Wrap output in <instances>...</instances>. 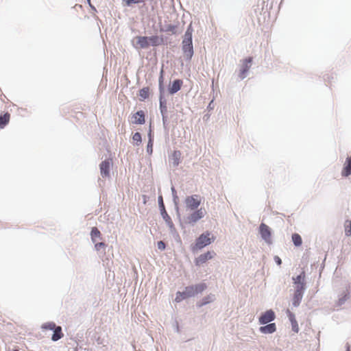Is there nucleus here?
Listing matches in <instances>:
<instances>
[{
	"label": "nucleus",
	"mask_w": 351,
	"mask_h": 351,
	"mask_svg": "<svg viewBox=\"0 0 351 351\" xmlns=\"http://www.w3.org/2000/svg\"><path fill=\"white\" fill-rule=\"evenodd\" d=\"M326 256L325 257V258L324 259V263L326 262Z\"/></svg>",
	"instance_id": "4d7b16f0"
},
{
	"label": "nucleus",
	"mask_w": 351,
	"mask_h": 351,
	"mask_svg": "<svg viewBox=\"0 0 351 351\" xmlns=\"http://www.w3.org/2000/svg\"><path fill=\"white\" fill-rule=\"evenodd\" d=\"M176 331L177 332H180V328H179V326H178V324H176Z\"/></svg>",
	"instance_id": "603ef678"
},
{
	"label": "nucleus",
	"mask_w": 351,
	"mask_h": 351,
	"mask_svg": "<svg viewBox=\"0 0 351 351\" xmlns=\"http://www.w3.org/2000/svg\"><path fill=\"white\" fill-rule=\"evenodd\" d=\"M10 114L6 112L3 114H0V128L3 129L9 123Z\"/></svg>",
	"instance_id": "b1692460"
},
{
	"label": "nucleus",
	"mask_w": 351,
	"mask_h": 351,
	"mask_svg": "<svg viewBox=\"0 0 351 351\" xmlns=\"http://www.w3.org/2000/svg\"><path fill=\"white\" fill-rule=\"evenodd\" d=\"M328 79H329V77L328 76V75H325L324 76V80L326 82Z\"/></svg>",
	"instance_id": "3c124183"
},
{
	"label": "nucleus",
	"mask_w": 351,
	"mask_h": 351,
	"mask_svg": "<svg viewBox=\"0 0 351 351\" xmlns=\"http://www.w3.org/2000/svg\"><path fill=\"white\" fill-rule=\"evenodd\" d=\"M171 191L173 202V203L179 202V197L177 194V191L173 186H171Z\"/></svg>",
	"instance_id": "4c0bfd02"
},
{
	"label": "nucleus",
	"mask_w": 351,
	"mask_h": 351,
	"mask_svg": "<svg viewBox=\"0 0 351 351\" xmlns=\"http://www.w3.org/2000/svg\"><path fill=\"white\" fill-rule=\"evenodd\" d=\"M207 288L208 285L204 281L199 283L188 285L185 287L182 291H178L176 293L174 302L176 303H180L183 300H186L189 298L197 296L198 295H201L204 291L206 290Z\"/></svg>",
	"instance_id": "f03ea898"
},
{
	"label": "nucleus",
	"mask_w": 351,
	"mask_h": 351,
	"mask_svg": "<svg viewBox=\"0 0 351 351\" xmlns=\"http://www.w3.org/2000/svg\"><path fill=\"white\" fill-rule=\"evenodd\" d=\"M216 253L213 250H208L195 258V265L197 267H200L208 261L213 259Z\"/></svg>",
	"instance_id": "9d476101"
},
{
	"label": "nucleus",
	"mask_w": 351,
	"mask_h": 351,
	"mask_svg": "<svg viewBox=\"0 0 351 351\" xmlns=\"http://www.w3.org/2000/svg\"><path fill=\"white\" fill-rule=\"evenodd\" d=\"M276 316L273 309H268L261 313L258 317V323L260 325H265L268 323H273Z\"/></svg>",
	"instance_id": "6e6552de"
},
{
	"label": "nucleus",
	"mask_w": 351,
	"mask_h": 351,
	"mask_svg": "<svg viewBox=\"0 0 351 351\" xmlns=\"http://www.w3.org/2000/svg\"><path fill=\"white\" fill-rule=\"evenodd\" d=\"M166 243L163 241L160 240L157 242V247L160 251L165 250L166 249Z\"/></svg>",
	"instance_id": "c03bdc74"
},
{
	"label": "nucleus",
	"mask_w": 351,
	"mask_h": 351,
	"mask_svg": "<svg viewBox=\"0 0 351 351\" xmlns=\"http://www.w3.org/2000/svg\"><path fill=\"white\" fill-rule=\"evenodd\" d=\"M345 233L347 236L351 235V221L346 220L344 223Z\"/></svg>",
	"instance_id": "e433bc0d"
},
{
	"label": "nucleus",
	"mask_w": 351,
	"mask_h": 351,
	"mask_svg": "<svg viewBox=\"0 0 351 351\" xmlns=\"http://www.w3.org/2000/svg\"><path fill=\"white\" fill-rule=\"evenodd\" d=\"M12 351H19L18 349H14Z\"/></svg>",
	"instance_id": "6e6d98bb"
},
{
	"label": "nucleus",
	"mask_w": 351,
	"mask_h": 351,
	"mask_svg": "<svg viewBox=\"0 0 351 351\" xmlns=\"http://www.w3.org/2000/svg\"><path fill=\"white\" fill-rule=\"evenodd\" d=\"M147 138L148 141L147 142H154V131L152 128V124L150 123L149 130L147 132Z\"/></svg>",
	"instance_id": "ea45409f"
},
{
	"label": "nucleus",
	"mask_w": 351,
	"mask_h": 351,
	"mask_svg": "<svg viewBox=\"0 0 351 351\" xmlns=\"http://www.w3.org/2000/svg\"><path fill=\"white\" fill-rule=\"evenodd\" d=\"M181 152L180 150H174L171 154L169 155V161L170 165L173 167H177L181 162Z\"/></svg>",
	"instance_id": "2eb2a0df"
},
{
	"label": "nucleus",
	"mask_w": 351,
	"mask_h": 351,
	"mask_svg": "<svg viewBox=\"0 0 351 351\" xmlns=\"http://www.w3.org/2000/svg\"><path fill=\"white\" fill-rule=\"evenodd\" d=\"M304 292L299 290H294L292 298V305L294 307H298L301 303Z\"/></svg>",
	"instance_id": "a211bd4d"
},
{
	"label": "nucleus",
	"mask_w": 351,
	"mask_h": 351,
	"mask_svg": "<svg viewBox=\"0 0 351 351\" xmlns=\"http://www.w3.org/2000/svg\"><path fill=\"white\" fill-rule=\"evenodd\" d=\"M124 6L132 7L134 4L143 3L145 0H121Z\"/></svg>",
	"instance_id": "2f4dec72"
},
{
	"label": "nucleus",
	"mask_w": 351,
	"mask_h": 351,
	"mask_svg": "<svg viewBox=\"0 0 351 351\" xmlns=\"http://www.w3.org/2000/svg\"><path fill=\"white\" fill-rule=\"evenodd\" d=\"M173 204H174V209L176 210L177 219L179 221L180 226L182 228H184V226H183V221H182V219L181 218V214H180V212L179 202L173 203Z\"/></svg>",
	"instance_id": "473e14b6"
},
{
	"label": "nucleus",
	"mask_w": 351,
	"mask_h": 351,
	"mask_svg": "<svg viewBox=\"0 0 351 351\" xmlns=\"http://www.w3.org/2000/svg\"><path fill=\"white\" fill-rule=\"evenodd\" d=\"M184 204L186 210H197L202 202V197L199 195L193 194L185 197Z\"/></svg>",
	"instance_id": "423d86ee"
},
{
	"label": "nucleus",
	"mask_w": 351,
	"mask_h": 351,
	"mask_svg": "<svg viewBox=\"0 0 351 351\" xmlns=\"http://www.w3.org/2000/svg\"><path fill=\"white\" fill-rule=\"evenodd\" d=\"M182 50L185 60L190 62L194 54L193 41H182Z\"/></svg>",
	"instance_id": "9b49d317"
},
{
	"label": "nucleus",
	"mask_w": 351,
	"mask_h": 351,
	"mask_svg": "<svg viewBox=\"0 0 351 351\" xmlns=\"http://www.w3.org/2000/svg\"><path fill=\"white\" fill-rule=\"evenodd\" d=\"M136 44L141 49H147L149 47L148 36H136Z\"/></svg>",
	"instance_id": "6ab92c4d"
},
{
	"label": "nucleus",
	"mask_w": 351,
	"mask_h": 351,
	"mask_svg": "<svg viewBox=\"0 0 351 351\" xmlns=\"http://www.w3.org/2000/svg\"><path fill=\"white\" fill-rule=\"evenodd\" d=\"M342 176L347 177L351 174V157H348L346 160L345 167L342 171Z\"/></svg>",
	"instance_id": "a878e982"
},
{
	"label": "nucleus",
	"mask_w": 351,
	"mask_h": 351,
	"mask_svg": "<svg viewBox=\"0 0 351 351\" xmlns=\"http://www.w3.org/2000/svg\"><path fill=\"white\" fill-rule=\"evenodd\" d=\"M183 81L180 79H175L171 82L168 86L167 91L171 95H173L178 93L182 88Z\"/></svg>",
	"instance_id": "ddd939ff"
},
{
	"label": "nucleus",
	"mask_w": 351,
	"mask_h": 351,
	"mask_svg": "<svg viewBox=\"0 0 351 351\" xmlns=\"http://www.w3.org/2000/svg\"><path fill=\"white\" fill-rule=\"evenodd\" d=\"M56 327H57V325L53 322H48L44 323L41 326L42 329H43V330H52V331Z\"/></svg>",
	"instance_id": "72a5a7b5"
},
{
	"label": "nucleus",
	"mask_w": 351,
	"mask_h": 351,
	"mask_svg": "<svg viewBox=\"0 0 351 351\" xmlns=\"http://www.w3.org/2000/svg\"><path fill=\"white\" fill-rule=\"evenodd\" d=\"M193 28L192 26V23H191L188 26L184 32V34L182 38V41H193Z\"/></svg>",
	"instance_id": "4be33fe9"
},
{
	"label": "nucleus",
	"mask_w": 351,
	"mask_h": 351,
	"mask_svg": "<svg viewBox=\"0 0 351 351\" xmlns=\"http://www.w3.org/2000/svg\"><path fill=\"white\" fill-rule=\"evenodd\" d=\"M86 2L88 4V3H91V1L90 0H86Z\"/></svg>",
	"instance_id": "864d4df0"
},
{
	"label": "nucleus",
	"mask_w": 351,
	"mask_h": 351,
	"mask_svg": "<svg viewBox=\"0 0 351 351\" xmlns=\"http://www.w3.org/2000/svg\"><path fill=\"white\" fill-rule=\"evenodd\" d=\"M88 5H89V7H90V10H91L93 12H97V9H96L95 6V5H93L91 3H88Z\"/></svg>",
	"instance_id": "09e8293b"
},
{
	"label": "nucleus",
	"mask_w": 351,
	"mask_h": 351,
	"mask_svg": "<svg viewBox=\"0 0 351 351\" xmlns=\"http://www.w3.org/2000/svg\"><path fill=\"white\" fill-rule=\"evenodd\" d=\"M204 306H205V305L203 304L202 299L195 303V306L197 308H200L203 307Z\"/></svg>",
	"instance_id": "de8ad7c7"
},
{
	"label": "nucleus",
	"mask_w": 351,
	"mask_h": 351,
	"mask_svg": "<svg viewBox=\"0 0 351 351\" xmlns=\"http://www.w3.org/2000/svg\"><path fill=\"white\" fill-rule=\"evenodd\" d=\"M305 277L306 275L304 271H302L300 274L292 277L293 283L295 285V290L305 292V290L306 289Z\"/></svg>",
	"instance_id": "0eeeda50"
},
{
	"label": "nucleus",
	"mask_w": 351,
	"mask_h": 351,
	"mask_svg": "<svg viewBox=\"0 0 351 351\" xmlns=\"http://www.w3.org/2000/svg\"><path fill=\"white\" fill-rule=\"evenodd\" d=\"M148 41H149V47H158L159 45V39L158 36L157 35H153L151 36H148Z\"/></svg>",
	"instance_id": "c756f323"
},
{
	"label": "nucleus",
	"mask_w": 351,
	"mask_h": 351,
	"mask_svg": "<svg viewBox=\"0 0 351 351\" xmlns=\"http://www.w3.org/2000/svg\"><path fill=\"white\" fill-rule=\"evenodd\" d=\"M150 94V88L149 86H145L138 90V95L140 97V101H143L148 99Z\"/></svg>",
	"instance_id": "5701e85b"
},
{
	"label": "nucleus",
	"mask_w": 351,
	"mask_h": 351,
	"mask_svg": "<svg viewBox=\"0 0 351 351\" xmlns=\"http://www.w3.org/2000/svg\"><path fill=\"white\" fill-rule=\"evenodd\" d=\"M258 234L262 240L267 245H270L273 243L272 241V229L266 223H261L258 228Z\"/></svg>",
	"instance_id": "20e7f679"
},
{
	"label": "nucleus",
	"mask_w": 351,
	"mask_h": 351,
	"mask_svg": "<svg viewBox=\"0 0 351 351\" xmlns=\"http://www.w3.org/2000/svg\"><path fill=\"white\" fill-rule=\"evenodd\" d=\"M112 165V162L110 158H106L99 164L100 173L103 178L110 177Z\"/></svg>",
	"instance_id": "f8f14e48"
},
{
	"label": "nucleus",
	"mask_w": 351,
	"mask_h": 351,
	"mask_svg": "<svg viewBox=\"0 0 351 351\" xmlns=\"http://www.w3.org/2000/svg\"><path fill=\"white\" fill-rule=\"evenodd\" d=\"M214 108L213 106V101H210V103L208 104V106H207V108L209 109V110H213Z\"/></svg>",
	"instance_id": "8fccbe9b"
},
{
	"label": "nucleus",
	"mask_w": 351,
	"mask_h": 351,
	"mask_svg": "<svg viewBox=\"0 0 351 351\" xmlns=\"http://www.w3.org/2000/svg\"><path fill=\"white\" fill-rule=\"evenodd\" d=\"M253 58L251 56H248L243 60V63L239 69V77L240 80H244L250 71Z\"/></svg>",
	"instance_id": "1a4fd4ad"
},
{
	"label": "nucleus",
	"mask_w": 351,
	"mask_h": 351,
	"mask_svg": "<svg viewBox=\"0 0 351 351\" xmlns=\"http://www.w3.org/2000/svg\"><path fill=\"white\" fill-rule=\"evenodd\" d=\"M170 234L173 236V237L174 238V239L176 242H178L179 243H182L181 238H180V234L178 232L176 229L171 231Z\"/></svg>",
	"instance_id": "58836bf2"
},
{
	"label": "nucleus",
	"mask_w": 351,
	"mask_h": 351,
	"mask_svg": "<svg viewBox=\"0 0 351 351\" xmlns=\"http://www.w3.org/2000/svg\"><path fill=\"white\" fill-rule=\"evenodd\" d=\"M274 260L277 265L280 266L282 265V259L278 256H274Z\"/></svg>",
	"instance_id": "a18cd8bd"
},
{
	"label": "nucleus",
	"mask_w": 351,
	"mask_h": 351,
	"mask_svg": "<svg viewBox=\"0 0 351 351\" xmlns=\"http://www.w3.org/2000/svg\"><path fill=\"white\" fill-rule=\"evenodd\" d=\"M204 210L203 208H200L197 210H191L192 213L184 218L182 221L183 223H184L191 226H194L197 221L204 217Z\"/></svg>",
	"instance_id": "39448f33"
},
{
	"label": "nucleus",
	"mask_w": 351,
	"mask_h": 351,
	"mask_svg": "<svg viewBox=\"0 0 351 351\" xmlns=\"http://www.w3.org/2000/svg\"><path fill=\"white\" fill-rule=\"evenodd\" d=\"M159 45H167L168 43V38L164 35L158 36Z\"/></svg>",
	"instance_id": "79ce46f5"
},
{
	"label": "nucleus",
	"mask_w": 351,
	"mask_h": 351,
	"mask_svg": "<svg viewBox=\"0 0 351 351\" xmlns=\"http://www.w3.org/2000/svg\"><path fill=\"white\" fill-rule=\"evenodd\" d=\"M90 236L93 243H95L97 239H102L101 233L97 227L91 228Z\"/></svg>",
	"instance_id": "412c9836"
},
{
	"label": "nucleus",
	"mask_w": 351,
	"mask_h": 351,
	"mask_svg": "<svg viewBox=\"0 0 351 351\" xmlns=\"http://www.w3.org/2000/svg\"><path fill=\"white\" fill-rule=\"evenodd\" d=\"M177 29L178 25L170 23L166 25L164 28H160V31L170 33L171 35H174L177 33Z\"/></svg>",
	"instance_id": "393cba45"
},
{
	"label": "nucleus",
	"mask_w": 351,
	"mask_h": 351,
	"mask_svg": "<svg viewBox=\"0 0 351 351\" xmlns=\"http://www.w3.org/2000/svg\"><path fill=\"white\" fill-rule=\"evenodd\" d=\"M166 225H167V226H168V228H169V232H170L171 231L174 230H176V227H175V226H174V223H173V221H172L171 222H170L169 223H167Z\"/></svg>",
	"instance_id": "49530a36"
},
{
	"label": "nucleus",
	"mask_w": 351,
	"mask_h": 351,
	"mask_svg": "<svg viewBox=\"0 0 351 351\" xmlns=\"http://www.w3.org/2000/svg\"><path fill=\"white\" fill-rule=\"evenodd\" d=\"M145 197H146L145 195L143 196V197H144V204H145V202H146Z\"/></svg>",
	"instance_id": "5fc2aeb1"
},
{
	"label": "nucleus",
	"mask_w": 351,
	"mask_h": 351,
	"mask_svg": "<svg viewBox=\"0 0 351 351\" xmlns=\"http://www.w3.org/2000/svg\"><path fill=\"white\" fill-rule=\"evenodd\" d=\"M154 142H147L146 152L147 154L151 156L153 154Z\"/></svg>",
	"instance_id": "37998d69"
},
{
	"label": "nucleus",
	"mask_w": 351,
	"mask_h": 351,
	"mask_svg": "<svg viewBox=\"0 0 351 351\" xmlns=\"http://www.w3.org/2000/svg\"><path fill=\"white\" fill-rule=\"evenodd\" d=\"M158 204L160 212L166 210V207L164 203L163 197L162 195H159L158 197Z\"/></svg>",
	"instance_id": "c9c22d12"
},
{
	"label": "nucleus",
	"mask_w": 351,
	"mask_h": 351,
	"mask_svg": "<svg viewBox=\"0 0 351 351\" xmlns=\"http://www.w3.org/2000/svg\"><path fill=\"white\" fill-rule=\"evenodd\" d=\"M132 141L134 145L138 146L142 143V136L138 132H136L132 135Z\"/></svg>",
	"instance_id": "7c9ffc66"
},
{
	"label": "nucleus",
	"mask_w": 351,
	"mask_h": 351,
	"mask_svg": "<svg viewBox=\"0 0 351 351\" xmlns=\"http://www.w3.org/2000/svg\"><path fill=\"white\" fill-rule=\"evenodd\" d=\"M286 314L291 322V330L294 332H299V326H298V324L296 320L295 314L293 312H291L289 309H287Z\"/></svg>",
	"instance_id": "f3484780"
},
{
	"label": "nucleus",
	"mask_w": 351,
	"mask_h": 351,
	"mask_svg": "<svg viewBox=\"0 0 351 351\" xmlns=\"http://www.w3.org/2000/svg\"><path fill=\"white\" fill-rule=\"evenodd\" d=\"M164 71L161 69L158 78V90H159V110L162 117V127L164 130L169 132V117L167 110V101L165 98V87L164 84Z\"/></svg>",
	"instance_id": "f257e3e1"
},
{
	"label": "nucleus",
	"mask_w": 351,
	"mask_h": 351,
	"mask_svg": "<svg viewBox=\"0 0 351 351\" xmlns=\"http://www.w3.org/2000/svg\"><path fill=\"white\" fill-rule=\"evenodd\" d=\"M216 237L211 232L206 230L200 234L195 240V242L190 245L191 251L193 254H197L204 247L213 243Z\"/></svg>",
	"instance_id": "7ed1b4c3"
},
{
	"label": "nucleus",
	"mask_w": 351,
	"mask_h": 351,
	"mask_svg": "<svg viewBox=\"0 0 351 351\" xmlns=\"http://www.w3.org/2000/svg\"><path fill=\"white\" fill-rule=\"evenodd\" d=\"M64 336L62 332V329L60 326H57V327L53 330V334L51 335V340L54 342L58 341L60 339H62Z\"/></svg>",
	"instance_id": "aec40b11"
},
{
	"label": "nucleus",
	"mask_w": 351,
	"mask_h": 351,
	"mask_svg": "<svg viewBox=\"0 0 351 351\" xmlns=\"http://www.w3.org/2000/svg\"><path fill=\"white\" fill-rule=\"evenodd\" d=\"M215 300H216L215 295L213 293H211L202 298L203 304L205 306L213 302Z\"/></svg>",
	"instance_id": "c85d7f7f"
},
{
	"label": "nucleus",
	"mask_w": 351,
	"mask_h": 351,
	"mask_svg": "<svg viewBox=\"0 0 351 351\" xmlns=\"http://www.w3.org/2000/svg\"><path fill=\"white\" fill-rule=\"evenodd\" d=\"M95 243V249L96 251L99 252L102 249H105L107 246L106 244L104 242L94 243Z\"/></svg>",
	"instance_id": "a19ab883"
},
{
	"label": "nucleus",
	"mask_w": 351,
	"mask_h": 351,
	"mask_svg": "<svg viewBox=\"0 0 351 351\" xmlns=\"http://www.w3.org/2000/svg\"><path fill=\"white\" fill-rule=\"evenodd\" d=\"M291 239L293 245L295 247H300L302 244V239L301 236L298 233H293L291 235Z\"/></svg>",
	"instance_id": "cd10ccee"
},
{
	"label": "nucleus",
	"mask_w": 351,
	"mask_h": 351,
	"mask_svg": "<svg viewBox=\"0 0 351 351\" xmlns=\"http://www.w3.org/2000/svg\"><path fill=\"white\" fill-rule=\"evenodd\" d=\"M132 119L133 124L143 125L145 123V112L143 110H138L132 114Z\"/></svg>",
	"instance_id": "4468645a"
},
{
	"label": "nucleus",
	"mask_w": 351,
	"mask_h": 351,
	"mask_svg": "<svg viewBox=\"0 0 351 351\" xmlns=\"http://www.w3.org/2000/svg\"><path fill=\"white\" fill-rule=\"evenodd\" d=\"M350 291L348 289H346L343 291L341 295H339V300H338V304L340 306L343 304L348 299L350 298Z\"/></svg>",
	"instance_id": "bb28decb"
},
{
	"label": "nucleus",
	"mask_w": 351,
	"mask_h": 351,
	"mask_svg": "<svg viewBox=\"0 0 351 351\" xmlns=\"http://www.w3.org/2000/svg\"><path fill=\"white\" fill-rule=\"evenodd\" d=\"M160 214L162 218V219L165 221V223H169L172 221L171 217L168 214L167 210H162V212H160Z\"/></svg>",
	"instance_id": "f704fd0d"
},
{
	"label": "nucleus",
	"mask_w": 351,
	"mask_h": 351,
	"mask_svg": "<svg viewBox=\"0 0 351 351\" xmlns=\"http://www.w3.org/2000/svg\"><path fill=\"white\" fill-rule=\"evenodd\" d=\"M276 323H268L265 325H262L258 328V331L262 334H273L276 331Z\"/></svg>",
	"instance_id": "dca6fc26"
}]
</instances>
